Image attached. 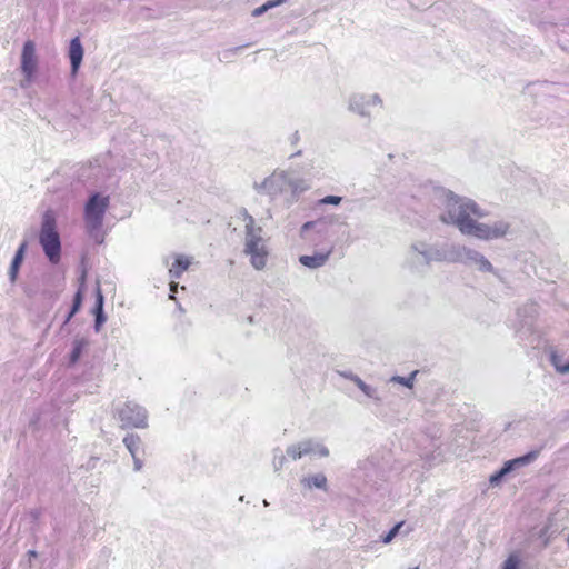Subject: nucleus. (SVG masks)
Masks as SVG:
<instances>
[{
    "mask_svg": "<svg viewBox=\"0 0 569 569\" xmlns=\"http://www.w3.org/2000/svg\"><path fill=\"white\" fill-rule=\"evenodd\" d=\"M449 220L443 218V221H450L458 227V229L468 236L476 237L481 240L498 239L507 234L509 224L502 221L495 222L493 224H486L478 221L483 213L478 206L471 201L456 200L448 212Z\"/></svg>",
    "mask_w": 569,
    "mask_h": 569,
    "instance_id": "nucleus-1",
    "label": "nucleus"
},
{
    "mask_svg": "<svg viewBox=\"0 0 569 569\" xmlns=\"http://www.w3.org/2000/svg\"><path fill=\"white\" fill-rule=\"evenodd\" d=\"M261 228L254 227V219L251 216H247L246 222V241H244V253L249 256L250 263L257 270H262L267 266L269 251L261 237Z\"/></svg>",
    "mask_w": 569,
    "mask_h": 569,
    "instance_id": "nucleus-2",
    "label": "nucleus"
},
{
    "mask_svg": "<svg viewBox=\"0 0 569 569\" xmlns=\"http://www.w3.org/2000/svg\"><path fill=\"white\" fill-rule=\"evenodd\" d=\"M39 241L48 259L52 263H58L61 257V242L57 231L56 214L52 210H47L42 216Z\"/></svg>",
    "mask_w": 569,
    "mask_h": 569,
    "instance_id": "nucleus-3",
    "label": "nucleus"
},
{
    "mask_svg": "<svg viewBox=\"0 0 569 569\" xmlns=\"http://www.w3.org/2000/svg\"><path fill=\"white\" fill-rule=\"evenodd\" d=\"M109 202V197L100 193H94L89 198L84 207V222L88 232L92 233L101 228Z\"/></svg>",
    "mask_w": 569,
    "mask_h": 569,
    "instance_id": "nucleus-4",
    "label": "nucleus"
},
{
    "mask_svg": "<svg viewBox=\"0 0 569 569\" xmlns=\"http://www.w3.org/2000/svg\"><path fill=\"white\" fill-rule=\"evenodd\" d=\"M38 60L36 56L34 42L28 40L23 44L21 53V71L27 80L30 82L37 71Z\"/></svg>",
    "mask_w": 569,
    "mask_h": 569,
    "instance_id": "nucleus-5",
    "label": "nucleus"
},
{
    "mask_svg": "<svg viewBox=\"0 0 569 569\" xmlns=\"http://www.w3.org/2000/svg\"><path fill=\"white\" fill-rule=\"evenodd\" d=\"M536 458V455L535 453H528L523 457H520V458H516V459H512V460H509L505 463V466L496 473H493L491 477H490V482L493 485V483H498V481L505 476L507 475L508 472H510L512 470L513 467L516 466H522V465H526L528 462H530L531 460H533Z\"/></svg>",
    "mask_w": 569,
    "mask_h": 569,
    "instance_id": "nucleus-6",
    "label": "nucleus"
},
{
    "mask_svg": "<svg viewBox=\"0 0 569 569\" xmlns=\"http://www.w3.org/2000/svg\"><path fill=\"white\" fill-rule=\"evenodd\" d=\"M331 252H332V249L330 248V249L326 250L325 252H317L312 256H301L299 258V261L305 267H308L311 269L319 268L327 262Z\"/></svg>",
    "mask_w": 569,
    "mask_h": 569,
    "instance_id": "nucleus-7",
    "label": "nucleus"
},
{
    "mask_svg": "<svg viewBox=\"0 0 569 569\" xmlns=\"http://www.w3.org/2000/svg\"><path fill=\"white\" fill-rule=\"evenodd\" d=\"M69 57L71 61L72 72L76 73L80 67L83 57V49L78 37L70 42Z\"/></svg>",
    "mask_w": 569,
    "mask_h": 569,
    "instance_id": "nucleus-8",
    "label": "nucleus"
},
{
    "mask_svg": "<svg viewBox=\"0 0 569 569\" xmlns=\"http://www.w3.org/2000/svg\"><path fill=\"white\" fill-rule=\"evenodd\" d=\"M190 264L191 259L189 257L182 254L177 256L174 262L169 269V274L171 279H179L182 276V273L188 270Z\"/></svg>",
    "mask_w": 569,
    "mask_h": 569,
    "instance_id": "nucleus-9",
    "label": "nucleus"
},
{
    "mask_svg": "<svg viewBox=\"0 0 569 569\" xmlns=\"http://www.w3.org/2000/svg\"><path fill=\"white\" fill-rule=\"evenodd\" d=\"M26 248H27V243L26 242L21 243V246L19 247V249L16 252V256L11 262L9 274H10V278L12 281H14L17 278L20 264L23 260V254H24Z\"/></svg>",
    "mask_w": 569,
    "mask_h": 569,
    "instance_id": "nucleus-10",
    "label": "nucleus"
},
{
    "mask_svg": "<svg viewBox=\"0 0 569 569\" xmlns=\"http://www.w3.org/2000/svg\"><path fill=\"white\" fill-rule=\"evenodd\" d=\"M550 361L558 372H569V358L563 361L562 356H560L557 351H552L550 355Z\"/></svg>",
    "mask_w": 569,
    "mask_h": 569,
    "instance_id": "nucleus-11",
    "label": "nucleus"
},
{
    "mask_svg": "<svg viewBox=\"0 0 569 569\" xmlns=\"http://www.w3.org/2000/svg\"><path fill=\"white\" fill-rule=\"evenodd\" d=\"M123 443L126 445L127 449L130 451L133 458H136V455L140 448L141 439L138 435H128L123 439Z\"/></svg>",
    "mask_w": 569,
    "mask_h": 569,
    "instance_id": "nucleus-12",
    "label": "nucleus"
},
{
    "mask_svg": "<svg viewBox=\"0 0 569 569\" xmlns=\"http://www.w3.org/2000/svg\"><path fill=\"white\" fill-rule=\"evenodd\" d=\"M83 281H84V279L82 278L81 287L79 288V290L74 295L73 305H72L70 313L68 315V317L66 319V322L70 321V319L74 316L76 312H78V310L80 309V307L82 305V287H83Z\"/></svg>",
    "mask_w": 569,
    "mask_h": 569,
    "instance_id": "nucleus-13",
    "label": "nucleus"
},
{
    "mask_svg": "<svg viewBox=\"0 0 569 569\" xmlns=\"http://www.w3.org/2000/svg\"><path fill=\"white\" fill-rule=\"evenodd\" d=\"M286 2H287V0H269L266 3H263L262 6L256 8L253 10L252 14L254 17H259L262 13H264L266 11H268L269 9H271L273 7H277V6H280V4H283Z\"/></svg>",
    "mask_w": 569,
    "mask_h": 569,
    "instance_id": "nucleus-14",
    "label": "nucleus"
},
{
    "mask_svg": "<svg viewBox=\"0 0 569 569\" xmlns=\"http://www.w3.org/2000/svg\"><path fill=\"white\" fill-rule=\"evenodd\" d=\"M309 487L326 488L327 478L323 475H316L307 479Z\"/></svg>",
    "mask_w": 569,
    "mask_h": 569,
    "instance_id": "nucleus-15",
    "label": "nucleus"
},
{
    "mask_svg": "<svg viewBox=\"0 0 569 569\" xmlns=\"http://www.w3.org/2000/svg\"><path fill=\"white\" fill-rule=\"evenodd\" d=\"M102 305H103V297H102V293L100 292V290H98L97 306H96V309H97V319H96L97 326H99L103 321V318H102Z\"/></svg>",
    "mask_w": 569,
    "mask_h": 569,
    "instance_id": "nucleus-16",
    "label": "nucleus"
},
{
    "mask_svg": "<svg viewBox=\"0 0 569 569\" xmlns=\"http://www.w3.org/2000/svg\"><path fill=\"white\" fill-rule=\"evenodd\" d=\"M418 371H413L411 373L410 377L408 378H405V377H395L393 380L398 381L399 383L408 387V388H412L413 386V380H415V376L417 375Z\"/></svg>",
    "mask_w": 569,
    "mask_h": 569,
    "instance_id": "nucleus-17",
    "label": "nucleus"
},
{
    "mask_svg": "<svg viewBox=\"0 0 569 569\" xmlns=\"http://www.w3.org/2000/svg\"><path fill=\"white\" fill-rule=\"evenodd\" d=\"M519 559L516 555H510L503 563L502 569H518Z\"/></svg>",
    "mask_w": 569,
    "mask_h": 569,
    "instance_id": "nucleus-18",
    "label": "nucleus"
},
{
    "mask_svg": "<svg viewBox=\"0 0 569 569\" xmlns=\"http://www.w3.org/2000/svg\"><path fill=\"white\" fill-rule=\"evenodd\" d=\"M342 201V198L341 197H338V196H327L325 198H322L319 202L321 204H335V206H338L340 204Z\"/></svg>",
    "mask_w": 569,
    "mask_h": 569,
    "instance_id": "nucleus-19",
    "label": "nucleus"
},
{
    "mask_svg": "<svg viewBox=\"0 0 569 569\" xmlns=\"http://www.w3.org/2000/svg\"><path fill=\"white\" fill-rule=\"evenodd\" d=\"M288 455L292 458V459H300L302 457V452H301V446L299 445H295L292 447H290L288 449Z\"/></svg>",
    "mask_w": 569,
    "mask_h": 569,
    "instance_id": "nucleus-20",
    "label": "nucleus"
},
{
    "mask_svg": "<svg viewBox=\"0 0 569 569\" xmlns=\"http://www.w3.org/2000/svg\"><path fill=\"white\" fill-rule=\"evenodd\" d=\"M299 446H301V452H302V456L305 455H308L312 451V445L311 442H302V443H298Z\"/></svg>",
    "mask_w": 569,
    "mask_h": 569,
    "instance_id": "nucleus-21",
    "label": "nucleus"
},
{
    "mask_svg": "<svg viewBox=\"0 0 569 569\" xmlns=\"http://www.w3.org/2000/svg\"><path fill=\"white\" fill-rule=\"evenodd\" d=\"M479 263H480V268L482 270H486V271H491L492 270L491 263L487 259H485L483 257L480 258Z\"/></svg>",
    "mask_w": 569,
    "mask_h": 569,
    "instance_id": "nucleus-22",
    "label": "nucleus"
},
{
    "mask_svg": "<svg viewBox=\"0 0 569 569\" xmlns=\"http://www.w3.org/2000/svg\"><path fill=\"white\" fill-rule=\"evenodd\" d=\"M80 353H81V348L76 347L71 353V362H76L79 359Z\"/></svg>",
    "mask_w": 569,
    "mask_h": 569,
    "instance_id": "nucleus-23",
    "label": "nucleus"
},
{
    "mask_svg": "<svg viewBox=\"0 0 569 569\" xmlns=\"http://www.w3.org/2000/svg\"><path fill=\"white\" fill-rule=\"evenodd\" d=\"M177 289H178V282H176L174 279H172L170 282V291H171L170 299H174L173 295L177 292Z\"/></svg>",
    "mask_w": 569,
    "mask_h": 569,
    "instance_id": "nucleus-24",
    "label": "nucleus"
},
{
    "mask_svg": "<svg viewBox=\"0 0 569 569\" xmlns=\"http://www.w3.org/2000/svg\"><path fill=\"white\" fill-rule=\"evenodd\" d=\"M398 528H399V525H398V526H396L393 529H391V530L389 531V533L387 535V537H386V539H385V541H386V542H389V541L392 539V537L397 533Z\"/></svg>",
    "mask_w": 569,
    "mask_h": 569,
    "instance_id": "nucleus-25",
    "label": "nucleus"
},
{
    "mask_svg": "<svg viewBox=\"0 0 569 569\" xmlns=\"http://www.w3.org/2000/svg\"><path fill=\"white\" fill-rule=\"evenodd\" d=\"M133 459H134L136 470H140V469H141V467H142V462H141V460H139L137 456H136V458H133Z\"/></svg>",
    "mask_w": 569,
    "mask_h": 569,
    "instance_id": "nucleus-26",
    "label": "nucleus"
},
{
    "mask_svg": "<svg viewBox=\"0 0 569 569\" xmlns=\"http://www.w3.org/2000/svg\"><path fill=\"white\" fill-rule=\"evenodd\" d=\"M136 427H146L144 418H142L139 422L134 423Z\"/></svg>",
    "mask_w": 569,
    "mask_h": 569,
    "instance_id": "nucleus-27",
    "label": "nucleus"
},
{
    "mask_svg": "<svg viewBox=\"0 0 569 569\" xmlns=\"http://www.w3.org/2000/svg\"><path fill=\"white\" fill-rule=\"evenodd\" d=\"M31 557H34L36 556V552L34 551H30L29 552Z\"/></svg>",
    "mask_w": 569,
    "mask_h": 569,
    "instance_id": "nucleus-28",
    "label": "nucleus"
},
{
    "mask_svg": "<svg viewBox=\"0 0 569 569\" xmlns=\"http://www.w3.org/2000/svg\"><path fill=\"white\" fill-rule=\"evenodd\" d=\"M410 569H418V567H413V568H410Z\"/></svg>",
    "mask_w": 569,
    "mask_h": 569,
    "instance_id": "nucleus-29",
    "label": "nucleus"
}]
</instances>
